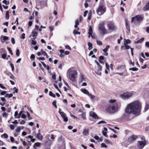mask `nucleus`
<instances>
[{"label": "nucleus", "mask_w": 149, "mask_h": 149, "mask_svg": "<svg viewBox=\"0 0 149 149\" xmlns=\"http://www.w3.org/2000/svg\"><path fill=\"white\" fill-rule=\"evenodd\" d=\"M141 104L138 101H136L128 104L126 106L125 111L128 114H132L138 116L141 114Z\"/></svg>", "instance_id": "obj_1"}, {"label": "nucleus", "mask_w": 149, "mask_h": 149, "mask_svg": "<svg viewBox=\"0 0 149 149\" xmlns=\"http://www.w3.org/2000/svg\"><path fill=\"white\" fill-rule=\"evenodd\" d=\"M109 103L105 107L106 112L109 114H113L118 111V104L115 100H111Z\"/></svg>", "instance_id": "obj_2"}, {"label": "nucleus", "mask_w": 149, "mask_h": 149, "mask_svg": "<svg viewBox=\"0 0 149 149\" xmlns=\"http://www.w3.org/2000/svg\"><path fill=\"white\" fill-rule=\"evenodd\" d=\"M77 72L76 70L74 68H69L67 72V76L69 79L73 82L76 81Z\"/></svg>", "instance_id": "obj_3"}, {"label": "nucleus", "mask_w": 149, "mask_h": 149, "mask_svg": "<svg viewBox=\"0 0 149 149\" xmlns=\"http://www.w3.org/2000/svg\"><path fill=\"white\" fill-rule=\"evenodd\" d=\"M143 17L142 15H137L132 18L131 22L136 25H139L143 20Z\"/></svg>", "instance_id": "obj_4"}, {"label": "nucleus", "mask_w": 149, "mask_h": 149, "mask_svg": "<svg viewBox=\"0 0 149 149\" xmlns=\"http://www.w3.org/2000/svg\"><path fill=\"white\" fill-rule=\"evenodd\" d=\"M104 25L105 24L103 22H101L99 25V30L100 33L102 35L107 33V31Z\"/></svg>", "instance_id": "obj_5"}, {"label": "nucleus", "mask_w": 149, "mask_h": 149, "mask_svg": "<svg viewBox=\"0 0 149 149\" xmlns=\"http://www.w3.org/2000/svg\"><path fill=\"white\" fill-rule=\"evenodd\" d=\"M106 11V8L104 6L100 4L97 10V14L100 15L103 14Z\"/></svg>", "instance_id": "obj_6"}, {"label": "nucleus", "mask_w": 149, "mask_h": 149, "mask_svg": "<svg viewBox=\"0 0 149 149\" xmlns=\"http://www.w3.org/2000/svg\"><path fill=\"white\" fill-rule=\"evenodd\" d=\"M133 95V94L131 93H125L121 94L120 96L123 99H127L130 97H131Z\"/></svg>", "instance_id": "obj_7"}, {"label": "nucleus", "mask_w": 149, "mask_h": 149, "mask_svg": "<svg viewBox=\"0 0 149 149\" xmlns=\"http://www.w3.org/2000/svg\"><path fill=\"white\" fill-rule=\"evenodd\" d=\"M146 144L145 139H142V141L138 142V146L139 148L141 149L143 148Z\"/></svg>", "instance_id": "obj_8"}, {"label": "nucleus", "mask_w": 149, "mask_h": 149, "mask_svg": "<svg viewBox=\"0 0 149 149\" xmlns=\"http://www.w3.org/2000/svg\"><path fill=\"white\" fill-rule=\"evenodd\" d=\"M38 30L36 29L33 30L31 32V35L29 37L31 38L32 36L33 37V39H36L38 35Z\"/></svg>", "instance_id": "obj_9"}, {"label": "nucleus", "mask_w": 149, "mask_h": 149, "mask_svg": "<svg viewBox=\"0 0 149 149\" xmlns=\"http://www.w3.org/2000/svg\"><path fill=\"white\" fill-rule=\"evenodd\" d=\"M137 136L136 135H132L130 136L128 139V141L130 143H132L136 140L137 138Z\"/></svg>", "instance_id": "obj_10"}, {"label": "nucleus", "mask_w": 149, "mask_h": 149, "mask_svg": "<svg viewBox=\"0 0 149 149\" xmlns=\"http://www.w3.org/2000/svg\"><path fill=\"white\" fill-rule=\"evenodd\" d=\"M102 68L101 66L97 67V68L95 70V72L97 75L100 76L101 75V72L102 70Z\"/></svg>", "instance_id": "obj_11"}, {"label": "nucleus", "mask_w": 149, "mask_h": 149, "mask_svg": "<svg viewBox=\"0 0 149 149\" xmlns=\"http://www.w3.org/2000/svg\"><path fill=\"white\" fill-rule=\"evenodd\" d=\"M108 28L110 30H113L114 29L115 27L113 23L111 22H109L108 24Z\"/></svg>", "instance_id": "obj_12"}, {"label": "nucleus", "mask_w": 149, "mask_h": 149, "mask_svg": "<svg viewBox=\"0 0 149 149\" xmlns=\"http://www.w3.org/2000/svg\"><path fill=\"white\" fill-rule=\"evenodd\" d=\"M90 116L95 119L98 118L97 115L93 111H91L90 112Z\"/></svg>", "instance_id": "obj_13"}, {"label": "nucleus", "mask_w": 149, "mask_h": 149, "mask_svg": "<svg viewBox=\"0 0 149 149\" xmlns=\"http://www.w3.org/2000/svg\"><path fill=\"white\" fill-rule=\"evenodd\" d=\"M109 46H107L106 48L103 50V52H104V55L106 56H107L108 55V53L107 52V51L108 49L109 48Z\"/></svg>", "instance_id": "obj_14"}, {"label": "nucleus", "mask_w": 149, "mask_h": 149, "mask_svg": "<svg viewBox=\"0 0 149 149\" xmlns=\"http://www.w3.org/2000/svg\"><path fill=\"white\" fill-rule=\"evenodd\" d=\"M88 131V129H84L82 132L84 136L88 135L89 134Z\"/></svg>", "instance_id": "obj_15"}, {"label": "nucleus", "mask_w": 149, "mask_h": 149, "mask_svg": "<svg viewBox=\"0 0 149 149\" xmlns=\"http://www.w3.org/2000/svg\"><path fill=\"white\" fill-rule=\"evenodd\" d=\"M36 137L37 139L40 140H42L43 138L40 132L37 134Z\"/></svg>", "instance_id": "obj_16"}, {"label": "nucleus", "mask_w": 149, "mask_h": 149, "mask_svg": "<svg viewBox=\"0 0 149 149\" xmlns=\"http://www.w3.org/2000/svg\"><path fill=\"white\" fill-rule=\"evenodd\" d=\"M125 25L127 29L129 31H130V29L129 25L128 24V22L127 19L125 20Z\"/></svg>", "instance_id": "obj_17"}, {"label": "nucleus", "mask_w": 149, "mask_h": 149, "mask_svg": "<svg viewBox=\"0 0 149 149\" xmlns=\"http://www.w3.org/2000/svg\"><path fill=\"white\" fill-rule=\"evenodd\" d=\"M80 90L82 93L87 95H88L89 93L88 91L86 89L81 88V89Z\"/></svg>", "instance_id": "obj_18"}, {"label": "nucleus", "mask_w": 149, "mask_h": 149, "mask_svg": "<svg viewBox=\"0 0 149 149\" xmlns=\"http://www.w3.org/2000/svg\"><path fill=\"white\" fill-rule=\"evenodd\" d=\"M88 34H89V38H90L91 36V35H92V34H93V30L91 26H89V29L88 32Z\"/></svg>", "instance_id": "obj_19"}, {"label": "nucleus", "mask_w": 149, "mask_h": 149, "mask_svg": "<svg viewBox=\"0 0 149 149\" xmlns=\"http://www.w3.org/2000/svg\"><path fill=\"white\" fill-rule=\"evenodd\" d=\"M107 130V129L106 128L104 127V130L102 131V133L103 134V135L107 137V132H106Z\"/></svg>", "instance_id": "obj_20"}, {"label": "nucleus", "mask_w": 149, "mask_h": 149, "mask_svg": "<svg viewBox=\"0 0 149 149\" xmlns=\"http://www.w3.org/2000/svg\"><path fill=\"white\" fill-rule=\"evenodd\" d=\"M144 38H142L141 39L137 41H135L134 43L135 44H139L142 42L144 40Z\"/></svg>", "instance_id": "obj_21"}, {"label": "nucleus", "mask_w": 149, "mask_h": 149, "mask_svg": "<svg viewBox=\"0 0 149 149\" xmlns=\"http://www.w3.org/2000/svg\"><path fill=\"white\" fill-rule=\"evenodd\" d=\"M0 53L1 54L6 53V52L5 50V48H2L0 49Z\"/></svg>", "instance_id": "obj_22"}, {"label": "nucleus", "mask_w": 149, "mask_h": 149, "mask_svg": "<svg viewBox=\"0 0 149 149\" xmlns=\"http://www.w3.org/2000/svg\"><path fill=\"white\" fill-rule=\"evenodd\" d=\"M143 10L144 11L149 10V3L146 5V6L143 8Z\"/></svg>", "instance_id": "obj_23"}, {"label": "nucleus", "mask_w": 149, "mask_h": 149, "mask_svg": "<svg viewBox=\"0 0 149 149\" xmlns=\"http://www.w3.org/2000/svg\"><path fill=\"white\" fill-rule=\"evenodd\" d=\"M79 81L80 82L85 81H86V78H85L83 75H81L79 79Z\"/></svg>", "instance_id": "obj_24"}, {"label": "nucleus", "mask_w": 149, "mask_h": 149, "mask_svg": "<svg viewBox=\"0 0 149 149\" xmlns=\"http://www.w3.org/2000/svg\"><path fill=\"white\" fill-rule=\"evenodd\" d=\"M88 46L89 47L88 48V49L89 50H91V49L92 48V47H93V45H92V44L90 42H88Z\"/></svg>", "instance_id": "obj_25"}, {"label": "nucleus", "mask_w": 149, "mask_h": 149, "mask_svg": "<svg viewBox=\"0 0 149 149\" xmlns=\"http://www.w3.org/2000/svg\"><path fill=\"white\" fill-rule=\"evenodd\" d=\"M88 95L89 97L91 99H94L95 97V95L91 94L90 93H89Z\"/></svg>", "instance_id": "obj_26"}, {"label": "nucleus", "mask_w": 149, "mask_h": 149, "mask_svg": "<svg viewBox=\"0 0 149 149\" xmlns=\"http://www.w3.org/2000/svg\"><path fill=\"white\" fill-rule=\"evenodd\" d=\"M92 15V13L91 11H90V12L89 13L88 15V19L90 20L91 19V17Z\"/></svg>", "instance_id": "obj_27"}, {"label": "nucleus", "mask_w": 149, "mask_h": 149, "mask_svg": "<svg viewBox=\"0 0 149 149\" xmlns=\"http://www.w3.org/2000/svg\"><path fill=\"white\" fill-rule=\"evenodd\" d=\"M6 18L7 19H9V11L8 10L6 11Z\"/></svg>", "instance_id": "obj_28"}, {"label": "nucleus", "mask_w": 149, "mask_h": 149, "mask_svg": "<svg viewBox=\"0 0 149 149\" xmlns=\"http://www.w3.org/2000/svg\"><path fill=\"white\" fill-rule=\"evenodd\" d=\"M149 109V104H146L145 105L144 110L146 111Z\"/></svg>", "instance_id": "obj_29"}, {"label": "nucleus", "mask_w": 149, "mask_h": 149, "mask_svg": "<svg viewBox=\"0 0 149 149\" xmlns=\"http://www.w3.org/2000/svg\"><path fill=\"white\" fill-rule=\"evenodd\" d=\"M49 93L50 96L53 97H56L55 95L51 91L49 92Z\"/></svg>", "instance_id": "obj_30"}, {"label": "nucleus", "mask_w": 149, "mask_h": 149, "mask_svg": "<svg viewBox=\"0 0 149 149\" xmlns=\"http://www.w3.org/2000/svg\"><path fill=\"white\" fill-rule=\"evenodd\" d=\"M124 46L125 47V49H128L130 48V46L128 45L127 44V43H124Z\"/></svg>", "instance_id": "obj_31"}, {"label": "nucleus", "mask_w": 149, "mask_h": 149, "mask_svg": "<svg viewBox=\"0 0 149 149\" xmlns=\"http://www.w3.org/2000/svg\"><path fill=\"white\" fill-rule=\"evenodd\" d=\"M60 114L63 118L66 117V114L64 112H60Z\"/></svg>", "instance_id": "obj_32"}, {"label": "nucleus", "mask_w": 149, "mask_h": 149, "mask_svg": "<svg viewBox=\"0 0 149 149\" xmlns=\"http://www.w3.org/2000/svg\"><path fill=\"white\" fill-rule=\"evenodd\" d=\"M81 116L82 118L84 120H85L86 119V115L85 113H83L81 114Z\"/></svg>", "instance_id": "obj_33"}, {"label": "nucleus", "mask_w": 149, "mask_h": 149, "mask_svg": "<svg viewBox=\"0 0 149 149\" xmlns=\"http://www.w3.org/2000/svg\"><path fill=\"white\" fill-rule=\"evenodd\" d=\"M1 55L2 58L3 59H5L6 58V53L4 54H1Z\"/></svg>", "instance_id": "obj_34"}, {"label": "nucleus", "mask_w": 149, "mask_h": 149, "mask_svg": "<svg viewBox=\"0 0 149 149\" xmlns=\"http://www.w3.org/2000/svg\"><path fill=\"white\" fill-rule=\"evenodd\" d=\"M129 70H132L133 71H136L138 70V68L135 67H134L132 68H130L129 69Z\"/></svg>", "instance_id": "obj_35"}, {"label": "nucleus", "mask_w": 149, "mask_h": 149, "mask_svg": "<svg viewBox=\"0 0 149 149\" xmlns=\"http://www.w3.org/2000/svg\"><path fill=\"white\" fill-rule=\"evenodd\" d=\"M73 33L75 34H80V32L77 31L76 29L74 30Z\"/></svg>", "instance_id": "obj_36"}, {"label": "nucleus", "mask_w": 149, "mask_h": 149, "mask_svg": "<svg viewBox=\"0 0 149 149\" xmlns=\"http://www.w3.org/2000/svg\"><path fill=\"white\" fill-rule=\"evenodd\" d=\"M52 104L56 108H57V106L56 105V100H54L53 102H52Z\"/></svg>", "instance_id": "obj_37"}, {"label": "nucleus", "mask_w": 149, "mask_h": 149, "mask_svg": "<svg viewBox=\"0 0 149 149\" xmlns=\"http://www.w3.org/2000/svg\"><path fill=\"white\" fill-rule=\"evenodd\" d=\"M3 3L5 4L6 5H8L9 4V2L7 1L6 0H4L3 1Z\"/></svg>", "instance_id": "obj_38"}, {"label": "nucleus", "mask_w": 149, "mask_h": 149, "mask_svg": "<svg viewBox=\"0 0 149 149\" xmlns=\"http://www.w3.org/2000/svg\"><path fill=\"white\" fill-rule=\"evenodd\" d=\"M40 146V143L39 142L36 143L34 144V146H35L36 147H39Z\"/></svg>", "instance_id": "obj_39"}, {"label": "nucleus", "mask_w": 149, "mask_h": 149, "mask_svg": "<svg viewBox=\"0 0 149 149\" xmlns=\"http://www.w3.org/2000/svg\"><path fill=\"white\" fill-rule=\"evenodd\" d=\"M3 117L5 118H6L7 117L8 114L6 112H4L2 114Z\"/></svg>", "instance_id": "obj_40"}, {"label": "nucleus", "mask_w": 149, "mask_h": 149, "mask_svg": "<svg viewBox=\"0 0 149 149\" xmlns=\"http://www.w3.org/2000/svg\"><path fill=\"white\" fill-rule=\"evenodd\" d=\"M131 41L129 39H127L126 40L125 42H124V43H127V45H128V44L130 43H131Z\"/></svg>", "instance_id": "obj_41"}, {"label": "nucleus", "mask_w": 149, "mask_h": 149, "mask_svg": "<svg viewBox=\"0 0 149 149\" xmlns=\"http://www.w3.org/2000/svg\"><path fill=\"white\" fill-rule=\"evenodd\" d=\"M13 90H14V91L13 92V93H17L18 92V89L16 88V87H15L13 88Z\"/></svg>", "instance_id": "obj_42"}, {"label": "nucleus", "mask_w": 149, "mask_h": 149, "mask_svg": "<svg viewBox=\"0 0 149 149\" xmlns=\"http://www.w3.org/2000/svg\"><path fill=\"white\" fill-rule=\"evenodd\" d=\"M41 52L42 54L44 56H45L47 55V54L46 53V52H45V51H44L42 49L41 50Z\"/></svg>", "instance_id": "obj_43"}, {"label": "nucleus", "mask_w": 149, "mask_h": 149, "mask_svg": "<svg viewBox=\"0 0 149 149\" xmlns=\"http://www.w3.org/2000/svg\"><path fill=\"white\" fill-rule=\"evenodd\" d=\"M97 43L100 45H102V42L100 40H97Z\"/></svg>", "instance_id": "obj_44"}, {"label": "nucleus", "mask_w": 149, "mask_h": 149, "mask_svg": "<svg viewBox=\"0 0 149 149\" xmlns=\"http://www.w3.org/2000/svg\"><path fill=\"white\" fill-rule=\"evenodd\" d=\"M16 55L17 56H19L20 55L19 50L18 49H17L16 52Z\"/></svg>", "instance_id": "obj_45"}, {"label": "nucleus", "mask_w": 149, "mask_h": 149, "mask_svg": "<svg viewBox=\"0 0 149 149\" xmlns=\"http://www.w3.org/2000/svg\"><path fill=\"white\" fill-rule=\"evenodd\" d=\"M10 66L12 68V71H13L14 70V67L13 64V63H10Z\"/></svg>", "instance_id": "obj_46"}, {"label": "nucleus", "mask_w": 149, "mask_h": 149, "mask_svg": "<svg viewBox=\"0 0 149 149\" xmlns=\"http://www.w3.org/2000/svg\"><path fill=\"white\" fill-rule=\"evenodd\" d=\"M145 45L147 47L149 48V42H146L145 44Z\"/></svg>", "instance_id": "obj_47"}, {"label": "nucleus", "mask_w": 149, "mask_h": 149, "mask_svg": "<svg viewBox=\"0 0 149 149\" xmlns=\"http://www.w3.org/2000/svg\"><path fill=\"white\" fill-rule=\"evenodd\" d=\"M11 41L12 43L13 44H14L15 43V39L13 38H12L11 39Z\"/></svg>", "instance_id": "obj_48"}, {"label": "nucleus", "mask_w": 149, "mask_h": 149, "mask_svg": "<svg viewBox=\"0 0 149 149\" xmlns=\"http://www.w3.org/2000/svg\"><path fill=\"white\" fill-rule=\"evenodd\" d=\"M91 36L92 38L95 39H96L97 38V36L95 35L94 34H92V35H91Z\"/></svg>", "instance_id": "obj_49"}, {"label": "nucleus", "mask_w": 149, "mask_h": 149, "mask_svg": "<svg viewBox=\"0 0 149 149\" xmlns=\"http://www.w3.org/2000/svg\"><path fill=\"white\" fill-rule=\"evenodd\" d=\"M7 48L8 49V50L9 52L10 53V54L11 55H13V53L12 52V50H11V48L9 47H8Z\"/></svg>", "instance_id": "obj_50"}, {"label": "nucleus", "mask_w": 149, "mask_h": 149, "mask_svg": "<svg viewBox=\"0 0 149 149\" xmlns=\"http://www.w3.org/2000/svg\"><path fill=\"white\" fill-rule=\"evenodd\" d=\"M101 147H104V148H107V146L104 143H102L101 144Z\"/></svg>", "instance_id": "obj_51"}, {"label": "nucleus", "mask_w": 149, "mask_h": 149, "mask_svg": "<svg viewBox=\"0 0 149 149\" xmlns=\"http://www.w3.org/2000/svg\"><path fill=\"white\" fill-rule=\"evenodd\" d=\"M106 123L104 121V120H101L100 121H99L98 123V124H105Z\"/></svg>", "instance_id": "obj_52"}, {"label": "nucleus", "mask_w": 149, "mask_h": 149, "mask_svg": "<svg viewBox=\"0 0 149 149\" xmlns=\"http://www.w3.org/2000/svg\"><path fill=\"white\" fill-rule=\"evenodd\" d=\"M21 128L20 127H17V128L15 130L16 132H19Z\"/></svg>", "instance_id": "obj_53"}, {"label": "nucleus", "mask_w": 149, "mask_h": 149, "mask_svg": "<svg viewBox=\"0 0 149 149\" xmlns=\"http://www.w3.org/2000/svg\"><path fill=\"white\" fill-rule=\"evenodd\" d=\"M25 34L24 33H23L21 36L20 38H22L23 39L25 38Z\"/></svg>", "instance_id": "obj_54"}, {"label": "nucleus", "mask_w": 149, "mask_h": 149, "mask_svg": "<svg viewBox=\"0 0 149 149\" xmlns=\"http://www.w3.org/2000/svg\"><path fill=\"white\" fill-rule=\"evenodd\" d=\"M10 129L12 130H13L14 129V126L13 125H10Z\"/></svg>", "instance_id": "obj_55"}, {"label": "nucleus", "mask_w": 149, "mask_h": 149, "mask_svg": "<svg viewBox=\"0 0 149 149\" xmlns=\"http://www.w3.org/2000/svg\"><path fill=\"white\" fill-rule=\"evenodd\" d=\"M2 136L4 137L5 138H7L8 137V135L6 133H4L3 134Z\"/></svg>", "instance_id": "obj_56"}, {"label": "nucleus", "mask_w": 149, "mask_h": 149, "mask_svg": "<svg viewBox=\"0 0 149 149\" xmlns=\"http://www.w3.org/2000/svg\"><path fill=\"white\" fill-rule=\"evenodd\" d=\"M9 74H10V78L12 79H14V77L13 75L10 72L9 73Z\"/></svg>", "instance_id": "obj_57"}, {"label": "nucleus", "mask_w": 149, "mask_h": 149, "mask_svg": "<svg viewBox=\"0 0 149 149\" xmlns=\"http://www.w3.org/2000/svg\"><path fill=\"white\" fill-rule=\"evenodd\" d=\"M49 29L50 31H52L54 29V26H50L49 27Z\"/></svg>", "instance_id": "obj_58"}, {"label": "nucleus", "mask_w": 149, "mask_h": 149, "mask_svg": "<svg viewBox=\"0 0 149 149\" xmlns=\"http://www.w3.org/2000/svg\"><path fill=\"white\" fill-rule=\"evenodd\" d=\"M63 120L65 122H66L68 121V118H67V117H66V116L65 117H64V118H63Z\"/></svg>", "instance_id": "obj_59"}, {"label": "nucleus", "mask_w": 149, "mask_h": 149, "mask_svg": "<svg viewBox=\"0 0 149 149\" xmlns=\"http://www.w3.org/2000/svg\"><path fill=\"white\" fill-rule=\"evenodd\" d=\"M65 48L66 49L70 50L71 49L70 46L68 45H67L65 46Z\"/></svg>", "instance_id": "obj_60"}, {"label": "nucleus", "mask_w": 149, "mask_h": 149, "mask_svg": "<svg viewBox=\"0 0 149 149\" xmlns=\"http://www.w3.org/2000/svg\"><path fill=\"white\" fill-rule=\"evenodd\" d=\"M88 13V10H85L84 12V16L85 17L86 16L87 13Z\"/></svg>", "instance_id": "obj_61"}, {"label": "nucleus", "mask_w": 149, "mask_h": 149, "mask_svg": "<svg viewBox=\"0 0 149 149\" xmlns=\"http://www.w3.org/2000/svg\"><path fill=\"white\" fill-rule=\"evenodd\" d=\"M0 87L3 89L6 90V88L4 86H3L2 84H0Z\"/></svg>", "instance_id": "obj_62"}, {"label": "nucleus", "mask_w": 149, "mask_h": 149, "mask_svg": "<svg viewBox=\"0 0 149 149\" xmlns=\"http://www.w3.org/2000/svg\"><path fill=\"white\" fill-rule=\"evenodd\" d=\"M8 38L6 36H4L3 38V39L4 41H6L8 39Z\"/></svg>", "instance_id": "obj_63"}, {"label": "nucleus", "mask_w": 149, "mask_h": 149, "mask_svg": "<svg viewBox=\"0 0 149 149\" xmlns=\"http://www.w3.org/2000/svg\"><path fill=\"white\" fill-rule=\"evenodd\" d=\"M6 91H3L1 93V95H3L6 94Z\"/></svg>", "instance_id": "obj_64"}]
</instances>
